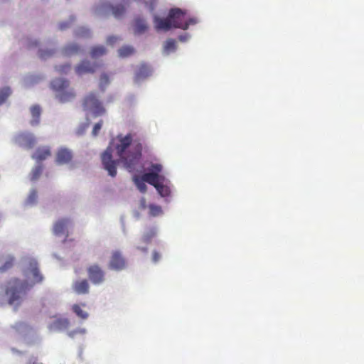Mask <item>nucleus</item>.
<instances>
[{"instance_id": "nucleus-1", "label": "nucleus", "mask_w": 364, "mask_h": 364, "mask_svg": "<svg viewBox=\"0 0 364 364\" xmlns=\"http://www.w3.org/2000/svg\"><path fill=\"white\" fill-rule=\"evenodd\" d=\"M21 266L26 281L12 278L5 284L0 286V306L9 304L14 309H17L25 300L27 290L43 281V277L34 258H23Z\"/></svg>"}, {"instance_id": "nucleus-2", "label": "nucleus", "mask_w": 364, "mask_h": 364, "mask_svg": "<svg viewBox=\"0 0 364 364\" xmlns=\"http://www.w3.org/2000/svg\"><path fill=\"white\" fill-rule=\"evenodd\" d=\"M115 149L118 161L129 171L135 169L141 154V146L132 141L130 134L118 136L112 144Z\"/></svg>"}, {"instance_id": "nucleus-3", "label": "nucleus", "mask_w": 364, "mask_h": 364, "mask_svg": "<svg viewBox=\"0 0 364 364\" xmlns=\"http://www.w3.org/2000/svg\"><path fill=\"white\" fill-rule=\"evenodd\" d=\"M197 18H187L186 13L178 8L172 9L169 11L167 17H162L157 14L153 16V23L156 31H168L171 28L187 30L191 26L199 23Z\"/></svg>"}, {"instance_id": "nucleus-4", "label": "nucleus", "mask_w": 364, "mask_h": 364, "mask_svg": "<svg viewBox=\"0 0 364 364\" xmlns=\"http://www.w3.org/2000/svg\"><path fill=\"white\" fill-rule=\"evenodd\" d=\"M50 86L55 92V99L60 103L70 102L76 97L74 88L70 86V82L64 78L54 79Z\"/></svg>"}, {"instance_id": "nucleus-5", "label": "nucleus", "mask_w": 364, "mask_h": 364, "mask_svg": "<svg viewBox=\"0 0 364 364\" xmlns=\"http://www.w3.org/2000/svg\"><path fill=\"white\" fill-rule=\"evenodd\" d=\"M84 110L86 112L87 122L83 129L79 131V134H82L84 130L88 127L90 118H95L102 116L105 113V109L99 101L95 93H90L85 97L83 102Z\"/></svg>"}, {"instance_id": "nucleus-6", "label": "nucleus", "mask_w": 364, "mask_h": 364, "mask_svg": "<svg viewBox=\"0 0 364 364\" xmlns=\"http://www.w3.org/2000/svg\"><path fill=\"white\" fill-rule=\"evenodd\" d=\"M126 11L124 5L116 4L113 6L109 2L102 1L96 6V13L100 16H107L112 14L114 18H122Z\"/></svg>"}, {"instance_id": "nucleus-7", "label": "nucleus", "mask_w": 364, "mask_h": 364, "mask_svg": "<svg viewBox=\"0 0 364 364\" xmlns=\"http://www.w3.org/2000/svg\"><path fill=\"white\" fill-rule=\"evenodd\" d=\"M12 141L18 146L26 149H30L36 143L34 134L29 132H19L14 134Z\"/></svg>"}, {"instance_id": "nucleus-8", "label": "nucleus", "mask_w": 364, "mask_h": 364, "mask_svg": "<svg viewBox=\"0 0 364 364\" xmlns=\"http://www.w3.org/2000/svg\"><path fill=\"white\" fill-rule=\"evenodd\" d=\"M164 173V167L161 164L151 163L146 168V172L144 174V179L147 181L149 184H154L156 182L161 181V178H166Z\"/></svg>"}, {"instance_id": "nucleus-9", "label": "nucleus", "mask_w": 364, "mask_h": 364, "mask_svg": "<svg viewBox=\"0 0 364 364\" xmlns=\"http://www.w3.org/2000/svg\"><path fill=\"white\" fill-rule=\"evenodd\" d=\"M70 320L65 317L53 316L47 323V329L49 333H58L68 329Z\"/></svg>"}, {"instance_id": "nucleus-10", "label": "nucleus", "mask_w": 364, "mask_h": 364, "mask_svg": "<svg viewBox=\"0 0 364 364\" xmlns=\"http://www.w3.org/2000/svg\"><path fill=\"white\" fill-rule=\"evenodd\" d=\"M87 275L90 282L96 286L102 284L105 281V272L102 268L97 264H94L88 267Z\"/></svg>"}, {"instance_id": "nucleus-11", "label": "nucleus", "mask_w": 364, "mask_h": 364, "mask_svg": "<svg viewBox=\"0 0 364 364\" xmlns=\"http://www.w3.org/2000/svg\"><path fill=\"white\" fill-rule=\"evenodd\" d=\"M112 147H108L102 154V161L104 168L107 171L108 174L114 177L117 175L116 161L112 159Z\"/></svg>"}, {"instance_id": "nucleus-12", "label": "nucleus", "mask_w": 364, "mask_h": 364, "mask_svg": "<svg viewBox=\"0 0 364 364\" xmlns=\"http://www.w3.org/2000/svg\"><path fill=\"white\" fill-rule=\"evenodd\" d=\"M156 190L159 195L166 199L171 196L173 185L168 178H161V181L151 184Z\"/></svg>"}, {"instance_id": "nucleus-13", "label": "nucleus", "mask_w": 364, "mask_h": 364, "mask_svg": "<svg viewBox=\"0 0 364 364\" xmlns=\"http://www.w3.org/2000/svg\"><path fill=\"white\" fill-rule=\"evenodd\" d=\"M108 267L110 269L117 272H119L125 269L126 261L119 251L115 250L112 252L108 263Z\"/></svg>"}, {"instance_id": "nucleus-14", "label": "nucleus", "mask_w": 364, "mask_h": 364, "mask_svg": "<svg viewBox=\"0 0 364 364\" xmlns=\"http://www.w3.org/2000/svg\"><path fill=\"white\" fill-rule=\"evenodd\" d=\"M30 48H38V55L43 60H46L55 53L54 48H47L38 39L31 38L28 41Z\"/></svg>"}, {"instance_id": "nucleus-15", "label": "nucleus", "mask_w": 364, "mask_h": 364, "mask_svg": "<svg viewBox=\"0 0 364 364\" xmlns=\"http://www.w3.org/2000/svg\"><path fill=\"white\" fill-rule=\"evenodd\" d=\"M73 158V154L72 150L70 149L61 146L60 147L55 154V163L58 165H68L72 161Z\"/></svg>"}, {"instance_id": "nucleus-16", "label": "nucleus", "mask_w": 364, "mask_h": 364, "mask_svg": "<svg viewBox=\"0 0 364 364\" xmlns=\"http://www.w3.org/2000/svg\"><path fill=\"white\" fill-rule=\"evenodd\" d=\"M70 288L77 295H85L90 293V285L86 279L78 278L73 281Z\"/></svg>"}, {"instance_id": "nucleus-17", "label": "nucleus", "mask_w": 364, "mask_h": 364, "mask_svg": "<svg viewBox=\"0 0 364 364\" xmlns=\"http://www.w3.org/2000/svg\"><path fill=\"white\" fill-rule=\"evenodd\" d=\"M71 224V221L68 218L59 219L53 224V233L58 237L66 236Z\"/></svg>"}, {"instance_id": "nucleus-18", "label": "nucleus", "mask_w": 364, "mask_h": 364, "mask_svg": "<svg viewBox=\"0 0 364 364\" xmlns=\"http://www.w3.org/2000/svg\"><path fill=\"white\" fill-rule=\"evenodd\" d=\"M97 68L96 63H92L87 60H83L75 67V72L78 75H84L93 73Z\"/></svg>"}, {"instance_id": "nucleus-19", "label": "nucleus", "mask_w": 364, "mask_h": 364, "mask_svg": "<svg viewBox=\"0 0 364 364\" xmlns=\"http://www.w3.org/2000/svg\"><path fill=\"white\" fill-rule=\"evenodd\" d=\"M11 328L14 335H19L24 338L28 336H33L35 333L33 328L22 321L16 322Z\"/></svg>"}, {"instance_id": "nucleus-20", "label": "nucleus", "mask_w": 364, "mask_h": 364, "mask_svg": "<svg viewBox=\"0 0 364 364\" xmlns=\"http://www.w3.org/2000/svg\"><path fill=\"white\" fill-rule=\"evenodd\" d=\"M84 49L77 43H68L62 48V53L65 56L77 55L82 53Z\"/></svg>"}, {"instance_id": "nucleus-21", "label": "nucleus", "mask_w": 364, "mask_h": 364, "mask_svg": "<svg viewBox=\"0 0 364 364\" xmlns=\"http://www.w3.org/2000/svg\"><path fill=\"white\" fill-rule=\"evenodd\" d=\"M51 155L50 148L48 146H43L38 147L35 153L33 154L32 158L37 162L43 161Z\"/></svg>"}, {"instance_id": "nucleus-22", "label": "nucleus", "mask_w": 364, "mask_h": 364, "mask_svg": "<svg viewBox=\"0 0 364 364\" xmlns=\"http://www.w3.org/2000/svg\"><path fill=\"white\" fill-rule=\"evenodd\" d=\"M152 73L151 68L146 65H141L135 74L134 80L139 83L143 80L150 76Z\"/></svg>"}, {"instance_id": "nucleus-23", "label": "nucleus", "mask_w": 364, "mask_h": 364, "mask_svg": "<svg viewBox=\"0 0 364 364\" xmlns=\"http://www.w3.org/2000/svg\"><path fill=\"white\" fill-rule=\"evenodd\" d=\"M148 29V23L144 18L137 17L134 22V31L136 35L144 33Z\"/></svg>"}, {"instance_id": "nucleus-24", "label": "nucleus", "mask_w": 364, "mask_h": 364, "mask_svg": "<svg viewBox=\"0 0 364 364\" xmlns=\"http://www.w3.org/2000/svg\"><path fill=\"white\" fill-rule=\"evenodd\" d=\"M177 50V42L172 39H167L163 44L162 53L164 55H169Z\"/></svg>"}, {"instance_id": "nucleus-25", "label": "nucleus", "mask_w": 364, "mask_h": 364, "mask_svg": "<svg viewBox=\"0 0 364 364\" xmlns=\"http://www.w3.org/2000/svg\"><path fill=\"white\" fill-rule=\"evenodd\" d=\"M31 119L30 124L33 127H36L40 123V117L41 114V109L38 105H33L30 108Z\"/></svg>"}, {"instance_id": "nucleus-26", "label": "nucleus", "mask_w": 364, "mask_h": 364, "mask_svg": "<svg viewBox=\"0 0 364 364\" xmlns=\"http://www.w3.org/2000/svg\"><path fill=\"white\" fill-rule=\"evenodd\" d=\"M38 193L35 188H31L27 197L24 200V205L26 207H33L38 203Z\"/></svg>"}, {"instance_id": "nucleus-27", "label": "nucleus", "mask_w": 364, "mask_h": 364, "mask_svg": "<svg viewBox=\"0 0 364 364\" xmlns=\"http://www.w3.org/2000/svg\"><path fill=\"white\" fill-rule=\"evenodd\" d=\"M124 4L136 2L139 4H144L150 12H153L156 6V0H122Z\"/></svg>"}, {"instance_id": "nucleus-28", "label": "nucleus", "mask_w": 364, "mask_h": 364, "mask_svg": "<svg viewBox=\"0 0 364 364\" xmlns=\"http://www.w3.org/2000/svg\"><path fill=\"white\" fill-rule=\"evenodd\" d=\"M75 36L80 38H90L92 36V31L84 26H78L74 31Z\"/></svg>"}, {"instance_id": "nucleus-29", "label": "nucleus", "mask_w": 364, "mask_h": 364, "mask_svg": "<svg viewBox=\"0 0 364 364\" xmlns=\"http://www.w3.org/2000/svg\"><path fill=\"white\" fill-rule=\"evenodd\" d=\"M107 52V50L104 46L99 45L93 46L90 49V54L92 58L97 59L98 58L106 55Z\"/></svg>"}, {"instance_id": "nucleus-30", "label": "nucleus", "mask_w": 364, "mask_h": 364, "mask_svg": "<svg viewBox=\"0 0 364 364\" xmlns=\"http://www.w3.org/2000/svg\"><path fill=\"white\" fill-rule=\"evenodd\" d=\"M133 181L136 186L137 189L141 193H146L147 191V181L144 179V174L141 177L134 176L133 177Z\"/></svg>"}, {"instance_id": "nucleus-31", "label": "nucleus", "mask_w": 364, "mask_h": 364, "mask_svg": "<svg viewBox=\"0 0 364 364\" xmlns=\"http://www.w3.org/2000/svg\"><path fill=\"white\" fill-rule=\"evenodd\" d=\"M14 257L11 255L8 254L3 257V264L0 266V272H4L10 269L14 262Z\"/></svg>"}, {"instance_id": "nucleus-32", "label": "nucleus", "mask_w": 364, "mask_h": 364, "mask_svg": "<svg viewBox=\"0 0 364 364\" xmlns=\"http://www.w3.org/2000/svg\"><path fill=\"white\" fill-rule=\"evenodd\" d=\"M43 79V75H29L24 77L23 79V85L26 87L31 86L34 84L39 82L41 80Z\"/></svg>"}, {"instance_id": "nucleus-33", "label": "nucleus", "mask_w": 364, "mask_h": 364, "mask_svg": "<svg viewBox=\"0 0 364 364\" xmlns=\"http://www.w3.org/2000/svg\"><path fill=\"white\" fill-rule=\"evenodd\" d=\"M158 228L156 227H151L147 228L144 232L141 240L144 242L148 243L156 235Z\"/></svg>"}, {"instance_id": "nucleus-34", "label": "nucleus", "mask_w": 364, "mask_h": 364, "mask_svg": "<svg viewBox=\"0 0 364 364\" xmlns=\"http://www.w3.org/2000/svg\"><path fill=\"white\" fill-rule=\"evenodd\" d=\"M134 48L132 46L126 45L118 50V55L120 58H127L134 53Z\"/></svg>"}, {"instance_id": "nucleus-35", "label": "nucleus", "mask_w": 364, "mask_h": 364, "mask_svg": "<svg viewBox=\"0 0 364 364\" xmlns=\"http://www.w3.org/2000/svg\"><path fill=\"white\" fill-rule=\"evenodd\" d=\"M12 90L9 86H4L0 88V106L4 105L8 98L11 95Z\"/></svg>"}, {"instance_id": "nucleus-36", "label": "nucleus", "mask_w": 364, "mask_h": 364, "mask_svg": "<svg viewBox=\"0 0 364 364\" xmlns=\"http://www.w3.org/2000/svg\"><path fill=\"white\" fill-rule=\"evenodd\" d=\"M149 215L152 217H159L164 215L162 207L156 204H149Z\"/></svg>"}, {"instance_id": "nucleus-37", "label": "nucleus", "mask_w": 364, "mask_h": 364, "mask_svg": "<svg viewBox=\"0 0 364 364\" xmlns=\"http://www.w3.org/2000/svg\"><path fill=\"white\" fill-rule=\"evenodd\" d=\"M83 306L84 305L73 304L72 310L79 318L82 319H87L89 314L82 309Z\"/></svg>"}, {"instance_id": "nucleus-38", "label": "nucleus", "mask_w": 364, "mask_h": 364, "mask_svg": "<svg viewBox=\"0 0 364 364\" xmlns=\"http://www.w3.org/2000/svg\"><path fill=\"white\" fill-rule=\"evenodd\" d=\"M43 170V166L41 164H38L35 167L32 169L31 175H30V179L32 181H34L37 180L39 176H41Z\"/></svg>"}, {"instance_id": "nucleus-39", "label": "nucleus", "mask_w": 364, "mask_h": 364, "mask_svg": "<svg viewBox=\"0 0 364 364\" xmlns=\"http://www.w3.org/2000/svg\"><path fill=\"white\" fill-rule=\"evenodd\" d=\"M87 333V330L83 327H78L73 331H68L67 334L70 338H75L77 335L84 336Z\"/></svg>"}, {"instance_id": "nucleus-40", "label": "nucleus", "mask_w": 364, "mask_h": 364, "mask_svg": "<svg viewBox=\"0 0 364 364\" xmlns=\"http://www.w3.org/2000/svg\"><path fill=\"white\" fill-rule=\"evenodd\" d=\"M71 69V65L69 63H65L60 65L55 66V70L59 73L67 74Z\"/></svg>"}, {"instance_id": "nucleus-41", "label": "nucleus", "mask_w": 364, "mask_h": 364, "mask_svg": "<svg viewBox=\"0 0 364 364\" xmlns=\"http://www.w3.org/2000/svg\"><path fill=\"white\" fill-rule=\"evenodd\" d=\"M75 17L70 16L68 21H62L59 23L58 27L60 31H64L68 28L70 25L74 22Z\"/></svg>"}, {"instance_id": "nucleus-42", "label": "nucleus", "mask_w": 364, "mask_h": 364, "mask_svg": "<svg viewBox=\"0 0 364 364\" xmlns=\"http://www.w3.org/2000/svg\"><path fill=\"white\" fill-rule=\"evenodd\" d=\"M109 83V79L106 73H102L100 79V87L103 90Z\"/></svg>"}, {"instance_id": "nucleus-43", "label": "nucleus", "mask_w": 364, "mask_h": 364, "mask_svg": "<svg viewBox=\"0 0 364 364\" xmlns=\"http://www.w3.org/2000/svg\"><path fill=\"white\" fill-rule=\"evenodd\" d=\"M121 41V38L118 36H109L107 38L106 42L107 45L113 46Z\"/></svg>"}, {"instance_id": "nucleus-44", "label": "nucleus", "mask_w": 364, "mask_h": 364, "mask_svg": "<svg viewBox=\"0 0 364 364\" xmlns=\"http://www.w3.org/2000/svg\"><path fill=\"white\" fill-rule=\"evenodd\" d=\"M102 123H103L102 120H100L98 122H97L94 125L93 129H92V136H97L99 134V132H100V129H101V128L102 127Z\"/></svg>"}, {"instance_id": "nucleus-45", "label": "nucleus", "mask_w": 364, "mask_h": 364, "mask_svg": "<svg viewBox=\"0 0 364 364\" xmlns=\"http://www.w3.org/2000/svg\"><path fill=\"white\" fill-rule=\"evenodd\" d=\"M191 38V35L188 33H184L178 36V39L182 43H186Z\"/></svg>"}, {"instance_id": "nucleus-46", "label": "nucleus", "mask_w": 364, "mask_h": 364, "mask_svg": "<svg viewBox=\"0 0 364 364\" xmlns=\"http://www.w3.org/2000/svg\"><path fill=\"white\" fill-rule=\"evenodd\" d=\"M161 258L160 254L157 252H154L152 255V260L154 262H157Z\"/></svg>"}, {"instance_id": "nucleus-47", "label": "nucleus", "mask_w": 364, "mask_h": 364, "mask_svg": "<svg viewBox=\"0 0 364 364\" xmlns=\"http://www.w3.org/2000/svg\"><path fill=\"white\" fill-rule=\"evenodd\" d=\"M139 207L141 209H145L146 208V200L144 198H142L141 200H140V202H139Z\"/></svg>"}, {"instance_id": "nucleus-48", "label": "nucleus", "mask_w": 364, "mask_h": 364, "mask_svg": "<svg viewBox=\"0 0 364 364\" xmlns=\"http://www.w3.org/2000/svg\"><path fill=\"white\" fill-rule=\"evenodd\" d=\"M137 248H138V249H140V250H143V251H146V250H147L146 247H139H139H137Z\"/></svg>"}, {"instance_id": "nucleus-49", "label": "nucleus", "mask_w": 364, "mask_h": 364, "mask_svg": "<svg viewBox=\"0 0 364 364\" xmlns=\"http://www.w3.org/2000/svg\"><path fill=\"white\" fill-rule=\"evenodd\" d=\"M29 364H37L36 361L31 362Z\"/></svg>"}]
</instances>
